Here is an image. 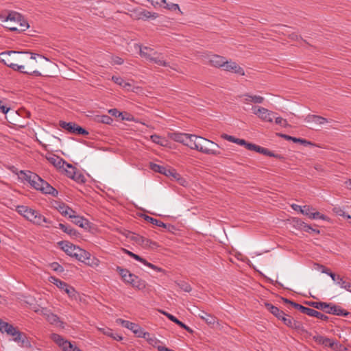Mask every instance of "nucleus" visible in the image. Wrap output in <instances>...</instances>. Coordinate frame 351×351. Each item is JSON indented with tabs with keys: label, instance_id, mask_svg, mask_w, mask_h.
Masks as SVG:
<instances>
[{
	"label": "nucleus",
	"instance_id": "f257e3e1",
	"mask_svg": "<svg viewBox=\"0 0 351 351\" xmlns=\"http://www.w3.org/2000/svg\"><path fill=\"white\" fill-rule=\"evenodd\" d=\"M29 60L35 61L36 62H42L44 61H49V59L39 54L29 52L7 51L0 53V61L3 62L8 66L12 68L13 70L20 71L23 73L40 76L41 73L38 71L33 69L25 71L24 65H19L17 63L14 62H17L20 63H27Z\"/></svg>",
	"mask_w": 351,
	"mask_h": 351
},
{
	"label": "nucleus",
	"instance_id": "f03ea898",
	"mask_svg": "<svg viewBox=\"0 0 351 351\" xmlns=\"http://www.w3.org/2000/svg\"><path fill=\"white\" fill-rule=\"evenodd\" d=\"M24 178L33 188L44 194L51 195L53 197H56L58 194V191L41 177H24Z\"/></svg>",
	"mask_w": 351,
	"mask_h": 351
},
{
	"label": "nucleus",
	"instance_id": "7ed1b4c3",
	"mask_svg": "<svg viewBox=\"0 0 351 351\" xmlns=\"http://www.w3.org/2000/svg\"><path fill=\"white\" fill-rule=\"evenodd\" d=\"M117 271L121 276L123 280L128 284L131 285L134 289L143 290L146 288V282L138 276L132 274L128 269H123L121 267H117Z\"/></svg>",
	"mask_w": 351,
	"mask_h": 351
},
{
	"label": "nucleus",
	"instance_id": "20e7f679",
	"mask_svg": "<svg viewBox=\"0 0 351 351\" xmlns=\"http://www.w3.org/2000/svg\"><path fill=\"white\" fill-rule=\"evenodd\" d=\"M5 333L8 335L12 337V341L18 343L19 346L28 349H31L32 348L26 334L19 331L17 328L14 327L13 325L10 324V326H8Z\"/></svg>",
	"mask_w": 351,
	"mask_h": 351
},
{
	"label": "nucleus",
	"instance_id": "39448f33",
	"mask_svg": "<svg viewBox=\"0 0 351 351\" xmlns=\"http://www.w3.org/2000/svg\"><path fill=\"white\" fill-rule=\"evenodd\" d=\"M197 145L198 147H197L196 150L199 151L202 153L215 156L220 154V152L219 151H218V149H211V147H219V145L215 143L214 142L208 140L205 138L199 136L198 139Z\"/></svg>",
	"mask_w": 351,
	"mask_h": 351
},
{
	"label": "nucleus",
	"instance_id": "423d86ee",
	"mask_svg": "<svg viewBox=\"0 0 351 351\" xmlns=\"http://www.w3.org/2000/svg\"><path fill=\"white\" fill-rule=\"evenodd\" d=\"M27 220L34 225L49 228L51 221L43 215L38 210L32 209Z\"/></svg>",
	"mask_w": 351,
	"mask_h": 351
},
{
	"label": "nucleus",
	"instance_id": "0eeeda50",
	"mask_svg": "<svg viewBox=\"0 0 351 351\" xmlns=\"http://www.w3.org/2000/svg\"><path fill=\"white\" fill-rule=\"evenodd\" d=\"M149 168L154 173H160L162 176H179L176 170L172 167L164 165V164H156L154 162H149Z\"/></svg>",
	"mask_w": 351,
	"mask_h": 351
},
{
	"label": "nucleus",
	"instance_id": "6e6552de",
	"mask_svg": "<svg viewBox=\"0 0 351 351\" xmlns=\"http://www.w3.org/2000/svg\"><path fill=\"white\" fill-rule=\"evenodd\" d=\"M60 126L71 134L86 136L88 134V132L81 126L73 122H66L60 121Z\"/></svg>",
	"mask_w": 351,
	"mask_h": 351
},
{
	"label": "nucleus",
	"instance_id": "1a4fd4ad",
	"mask_svg": "<svg viewBox=\"0 0 351 351\" xmlns=\"http://www.w3.org/2000/svg\"><path fill=\"white\" fill-rule=\"evenodd\" d=\"M51 338L62 349L63 351H82L79 348L73 345L70 341L64 340L62 337L58 334H51Z\"/></svg>",
	"mask_w": 351,
	"mask_h": 351
},
{
	"label": "nucleus",
	"instance_id": "9d476101",
	"mask_svg": "<svg viewBox=\"0 0 351 351\" xmlns=\"http://www.w3.org/2000/svg\"><path fill=\"white\" fill-rule=\"evenodd\" d=\"M252 110H253V113L257 115L261 120L269 123L273 122L275 115H276V113L274 112L263 107L253 106Z\"/></svg>",
	"mask_w": 351,
	"mask_h": 351
},
{
	"label": "nucleus",
	"instance_id": "9b49d317",
	"mask_svg": "<svg viewBox=\"0 0 351 351\" xmlns=\"http://www.w3.org/2000/svg\"><path fill=\"white\" fill-rule=\"evenodd\" d=\"M130 15L134 20H145L150 18L156 19L158 16L157 13H152L141 8L130 10Z\"/></svg>",
	"mask_w": 351,
	"mask_h": 351
},
{
	"label": "nucleus",
	"instance_id": "f8f14e48",
	"mask_svg": "<svg viewBox=\"0 0 351 351\" xmlns=\"http://www.w3.org/2000/svg\"><path fill=\"white\" fill-rule=\"evenodd\" d=\"M347 279L348 278L339 274L332 275V280L336 285L351 293V282L348 281Z\"/></svg>",
	"mask_w": 351,
	"mask_h": 351
},
{
	"label": "nucleus",
	"instance_id": "ddd939ff",
	"mask_svg": "<svg viewBox=\"0 0 351 351\" xmlns=\"http://www.w3.org/2000/svg\"><path fill=\"white\" fill-rule=\"evenodd\" d=\"M324 311L326 313L338 316H347L349 314L345 309L336 304H329V307L326 308Z\"/></svg>",
	"mask_w": 351,
	"mask_h": 351
},
{
	"label": "nucleus",
	"instance_id": "4468645a",
	"mask_svg": "<svg viewBox=\"0 0 351 351\" xmlns=\"http://www.w3.org/2000/svg\"><path fill=\"white\" fill-rule=\"evenodd\" d=\"M195 315L205 321L208 325H214L217 322V318L215 316L204 311L199 310L198 312L195 313Z\"/></svg>",
	"mask_w": 351,
	"mask_h": 351
},
{
	"label": "nucleus",
	"instance_id": "2eb2a0df",
	"mask_svg": "<svg viewBox=\"0 0 351 351\" xmlns=\"http://www.w3.org/2000/svg\"><path fill=\"white\" fill-rule=\"evenodd\" d=\"M223 67L225 71H231L241 75H245L244 70L234 62L226 60Z\"/></svg>",
	"mask_w": 351,
	"mask_h": 351
},
{
	"label": "nucleus",
	"instance_id": "dca6fc26",
	"mask_svg": "<svg viewBox=\"0 0 351 351\" xmlns=\"http://www.w3.org/2000/svg\"><path fill=\"white\" fill-rule=\"evenodd\" d=\"M304 121L309 123H313L317 125H323L326 123L330 122L332 120H328L326 118L318 115L308 114L305 117Z\"/></svg>",
	"mask_w": 351,
	"mask_h": 351
},
{
	"label": "nucleus",
	"instance_id": "f3484780",
	"mask_svg": "<svg viewBox=\"0 0 351 351\" xmlns=\"http://www.w3.org/2000/svg\"><path fill=\"white\" fill-rule=\"evenodd\" d=\"M57 209L61 213L62 215L64 217H68L70 219L72 217H74V214L76 213L75 210H73L71 208H70L64 203H59Z\"/></svg>",
	"mask_w": 351,
	"mask_h": 351
},
{
	"label": "nucleus",
	"instance_id": "a211bd4d",
	"mask_svg": "<svg viewBox=\"0 0 351 351\" xmlns=\"http://www.w3.org/2000/svg\"><path fill=\"white\" fill-rule=\"evenodd\" d=\"M198 136L187 134L184 139V145L188 146L191 149H197L198 147Z\"/></svg>",
	"mask_w": 351,
	"mask_h": 351
},
{
	"label": "nucleus",
	"instance_id": "6ab92c4d",
	"mask_svg": "<svg viewBox=\"0 0 351 351\" xmlns=\"http://www.w3.org/2000/svg\"><path fill=\"white\" fill-rule=\"evenodd\" d=\"M60 245H61L62 249L69 256H74V254L77 252V249L79 247L71 243L69 241H62L60 242Z\"/></svg>",
	"mask_w": 351,
	"mask_h": 351
},
{
	"label": "nucleus",
	"instance_id": "aec40b11",
	"mask_svg": "<svg viewBox=\"0 0 351 351\" xmlns=\"http://www.w3.org/2000/svg\"><path fill=\"white\" fill-rule=\"evenodd\" d=\"M71 219L73 223L82 228L88 229L90 228V223L88 220L84 217L74 214V217H72Z\"/></svg>",
	"mask_w": 351,
	"mask_h": 351
},
{
	"label": "nucleus",
	"instance_id": "412c9836",
	"mask_svg": "<svg viewBox=\"0 0 351 351\" xmlns=\"http://www.w3.org/2000/svg\"><path fill=\"white\" fill-rule=\"evenodd\" d=\"M73 257H75L78 261L90 265V263L87 261L90 259V254L80 247L77 249V252L75 254H74Z\"/></svg>",
	"mask_w": 351,
	"mask_h": 351
},
{
	"label": "nucleus",
	"instance_id": "4be33fe9",
	"mask_svg": "<svg viewBox=\"0 0 351 351\" xmlns=\"http://www.w3.org/2000/svg\"><path fill=\"white\" fill-rule=\"evenodd\" d=\"M242 97H243V103L245 104H262L265 100L264 97L262 96L252 95L250 94L243 95Z\"/></svg>",
	"mask_w": 351,
	"mask_h": 351
},
{
	"label": "nucleus",
	"instance_id": "5701e85b",
	"mask_svg": "<svg viewBox=\"0 0 351 351\" xmlns=\"http://www.w3.org/2000/svg\"><path fill=\"white\" fill-rule=\"evenodd\" d=\"M16 24L18 25V27H16V26H6V27L12 32H16V31L23 32V31L26 30L29 27L27 21L23 16L21 18V20L16 23Z\"/></svg>",
	"mask_w": 351,
	"mask_h": 351
},
{
	"label": "nucleus",
	"instance_id": "b1692460",
	"mask_svg": "<svg viewBox=\"0 0 351 351\" xmlns=\"http://www.w3.org/2000/svg\"><path fill=\"white\" fill-rule=\"evenodd\" d=\"M209 62L215 67L223 66L226 63L225 58L218 55H211L209 56Z\"/></svg>",
	"mask_w": 351,
	"mask_h": 351
},
{
	"label": "nucleus",
	"instance_id": "393cba45",
	"mask_svg": "<svg viewBox=\"0 0 351 351\" xmlns=\"http://www.w3.org/2000/svg\"><path fill=\"white\" fill-rule=\"evenodd\" d=\"M247 149L255 151L256 152L263 154L265 156H276V155L271 152H270L269 149L253 143H251V145H247Z\"/></svg>",
	"mask_w": 351,
	"mask_h": 351
},
{
	"label": "nucleus",
	"instance_id": "a878e982",
	"mask_svg": "<svg viewBox=\"0 0 351 351\" xmlns=\"http://www.w3.org/2000/svg\"><path fill=\"white\" fill-rule=\"evenodd\" d=\"M65 171L68 176H83V173L81 172L75 166L69 164L66 162L65 167L62 168L61 172Z\"/></svg>",
	"mask_w": 351,
	"mask_h": 351
},
{
	"label": "nucleus",
	"instance_id": "bb28decb",
	"mask_svg": "<svg viewBox=\"0 0 351 351\" xmlns=\"http://www.w3.org/2000/svg\"><path fill=\"white\" fill-rule=\"evenodd\" d=\"M265 306L271 313L276 316L278 319H281L282 316L285 315V313L280 310L277 306H275L271 303L265 302Z\"/></svg>",
	"mask_w": 351,
	"mask_h": 351
},
{
	"label": "nucleus",
	"instance_id": "cd10ccee",
	"mask_svg": "<svg viewBox=\"0 0 351 351\" xmlns=\"http://www.w3.org/2000/svg\"><path fill=\"white\" fill-rule=\"evenodd\" d=\"M304 314L311 317H315L322 320H327L328 317L316 310L306 307L304 310Z\"/></svg>",
	"mask_w": 351,
	"mask_h": 351
},
{
	"label": "nucleus",
	"instance_id": "c85d7f7f",
	"mask_svg": "<svg viewBox=\"0 0 351 351\" xmlns=\"http://www.w3.org/2000/svg\"><path fill=\"white\" fill-rule=\"evenodd\" d=\"M132 258L142 263L144 265H145L158 272L163 271V269L162 268L158 267L156 265H154L152 263L147 262L145 258H143L142 257H141L140 256H138L136 254L132 255Z\"/></svg>",
	"mask_w": 351,
	"mask_h": 351
},
{
	"label": "nucleus",
	"instance_id": "c756f323",
	"mask_svg": "<svg viewBox=\"0 0 351 351\" xmlns=\"http://www.w3.org/2000/svg\"><path fill=\"white\" fill-rule=\"evenodd\" d=\"M22 15L18 12H12L8 14L7 16H1V19L3 22H15L16 23L21 20Z\"/></svg>",
	"mask_w": 351,
	"mask_h": 351
},
{
	"label": "nucleus",
	"instance_id": "7c9ffc66",
	"mask_svg": "<svg viewBox=\"0 0 351 351\" xmlns=\"http://www.w3.org/2000/svg\"><path fill=\"white\" fill-rule=\"evenodd\" d=\"M156 54V51L150 47H143L140 48L141 56L145 58L147 60H149Z\"/></svg>",
	"mask_w": 351,
	"mask_h": 351
},
{
	"label": "nucleus",
	"instance_id": "2f4dec72",
	"mask_svg": "<svg viewBox=\"0 0 351 351\" xmlns=\"http://www.w3.org/2000/svg\"><path fill=\"white\" fill-rule=\"evenodd\" d=\"M116 322L121 324L123 327L130 330L133 332L136 328H138V324L123 319H117Z\"/></svg>",
	"mask_w": 351,
	"mask_h": 351
},
{
	"label": "nucleus",
	"instance_id": "473e14b6",
	"mask_svg": "<svg viewBox=\"0 0 351 351\" xmlns=\"http://www.w3.org/2000/svg\"><path fill=\"white\" fill-rule=\"evenodd\" d=\"M62 285H58V287L62 290H63L70 298H75L76 291L75 289L68 285L66 282L62 281Z\"/></svg>",
	"mask_w": 351,
	"mask_h": 351
},
{
	"label": "nucleus",
	"instance_id": "72a5a7b5",
	"mask_svg": "<svg viewBox=\"0 0 351 351\" xmlns=\"http://www.w3.org/2000/svg\"><path fill=\"white\" fill-rule=\"evenodd\" d=\"M56 228H60L64 232L68 234L71 237H77L79 234V233L70 226H66L63 223H58V226H56Z\"/></svg>",
	"mask_w": 351,
	"mask_h": 351
},
{
	"label": "nucleus",
	"instance_id": "f704fd0d",
	"mask_svg": "<svg viewBox=\"0 0 351 351\" xmlns=\"http://www.w3.org/2000/svg\"><path fill=\"white\" fill-rule=\"evenodd\" d=\"M150 62H154L159 66H168L169 63L167 62L160 53L156 51V54L154 55L150 60Z\"/></svg>",
	"mask_w": 351,
	"mask_h": 351
},
{
	"label": "nucleus",
	"instance_id": "c9c22d12",
	"mask_svg": "<svg viewBox=\"0 0 351 351\" xmlns=\"http://www.w3.org/2000/svg\"><path fill=\"white\" fill-rule=\"evenodd\" d=\"M49 161L53 165V166L58 169H59L60 171L62 168L65 167L66 161L60 158V157H51L49 159Z\"/></svg>",
	"mask_w": 351,
	"mask_h": 351
},
{
	"label": "nucleus",
	"instance_id": "e433bc0d",
	"mask_svg": "<svg viewBox=\"0 0 351 351\" xmlns=\"http://www.w3.org/2000/svg\"><path fill=\"white\" fill-rule=\"evenodd\" d=\"M32 209L33 208H31L27 206H23V205L17 206L16 208V212L19 215H21L23 217H25L26 219L28 217V216L30 214Z\"/></svg>",
	"mask_w": 351,
	"mask_h": 351
},
{
	"label": "nucleus",
	"instance_id": "4c0bfd02",
	"mask_svg": "<svg viewBox=\"0 0 351 351\" xmlns=\"http://www.w3.org/2000/svg\"><path fill=\"white\" fill-rule=\"evenodd\" d=\"M186 134V133L173 132L169 134V136L172 140L184 144Z\"/></svg>",
	"mask_w": 351,
	"mask_h": 351
},
{
	"label": "nucleus",
	"instance_id": "58836bf2",
	"mask_svg": "<svg viewBox=\"0 0 351 351\" xmlns=\"http://www.w3.org/2000/svg\"><path fill=\"white\" fill-rule=\"evenodd\" d=\"M145 220L156 226H158V227H162L164 228H167V225L165 223H163L162 221L157 219H155V218H153L150 216H148V215H145V217H144Z\"/></svg>",
	"mask_w": 351,
	"mask_h": 351
},
{
	"label": "nucleus",
	"instance_id": "ea45409f",
	"mask_svg": "<svg viewBox=\"0 0 351 351\" xmlns=\"http://www.w3.org/2000/svg\"><path fill=\"white\" fill-rule=\"evenodd\" d=\"M306 304L317 309L325 310L329 307V304L322 302H306Z\"/></svg>",
	"mask_w": 351,
	"mask_h": 351
},
{
	"label": "nucleus",
	"instance_id": "a19ab883",
	"mask_svg": "<svg viewBox=\"0 0 351 351\" xmlns=\"http://www.w3.org/2000/svg\"><path fill=\"white\" fill-rule=\"evenodd\" d=\"M282 300H283L284 303L285 304H289L291 306H292L293 308L299 310L301 313H304V310L306 309V307L300 304H298L293 301H291L289 299H287V298H282Z\"/></svg>",
	"mask_w": 351,
	"mask_h": 351
},
{
	"label": "nucleus",
	"instance_id": "79ce46f5",
	"mask_svg": "<svg viewBox=\"0 0 351 351\" xmlns=\"http://www.w3.org/2000/svg\"><path fill=\"white\" fill-rule=\"evenodd\" d=\"M152 142L158 144L162 146L167 145V141L165 138H161L160 136L154 134L150 136Z\"/></svg>",
	"mask_w": 351,
	"mask_h": 351
},
{
	"label": "nucleus",
	"instance_id": "37998d69",
	"mask_svg": "<svg viewBox=\"0 0 351 351\" xmlns=\"http://www.w3.org/2000/svg\"><path fill=\"white\" fill-rule=\"evenodd\" d=\"M47 320L51 324H58L61 322L60 318L51 313L47 314Z\"/></svg>",
	"mask_w": 351,
	"mask_h": 351
},
{
	"label": "nucleus",
	"instance_id": "c03bdc74",
	"mask_svg": "<svg viewBox=\"0 0 351 351\" xmlns=\"http://www.w3.org/2000/svg\"><path fill=\"white\" fill-rule=\"evenodd\" d=\"M292 223L294 227L302 231L306 224L305 222L299 218H293L292 219Z\"/></svg>",
	"mask_w": 351,
	"mask_h": 351
},
{
	"label": "nucleus",
	"instance_id": "a18cd8bd",
	"mask_svg": "<svg viewBox=\"0 0 351 351\" xmlns=\"http://www.w3.org/2000/svg\"><path fill=\"white\" fill-rule=\"evenodd\" d=\"M178 287L184 292H190L192 290L191 285L184 281L176 282Z\"/></svg>",
	"mask_w": 351,
	"mask_h": 351
},
{
	"label": "nucleus",
	"instance_id": "49530a36",
	"mask_svg": "<svg viewBox=\"0 0 351 351\" xmlns=\"http://www.w3.org/2000/svg\"><path fill=\"white\" fill-rule=\"evenodd\" d=\"M145 339L147 341V342L152 346L155 347V348H158V346H160L159 345V343H160V341L156 339L154 336H151L149 335V336H147V337H145Z\"/></svg>",
	"mask_w": 351,
	"mask_h": 351
},
{
	"label": "nucleus",
	"instance_id": "de8ad7c7",
	"mask_svg": "<svg viewBox=\"0 0 351 351\" xmlns=\"http://www.w3.org/2000/svg\"><path fill=\"white\" fill-rule=\"evenodd\" d=\"M97 121L102 123L110 125L112 123L113 119L108 115H102L97 117Z\"/></svg>",
	"mask_w": 351,
	"mask_h": 351
},
{
	"label": "nucleus",
	"instance_id": "09e8293b",
	"mask_svg": "<svg viewBox=\"0 0 351 351\" xmlns=\"http://www.w3.org/2000/svg\"><path fill=\"white\" fill-rule=\"evenodd\" d=\"M134 334L138 337H142L145 339L147 336H149V333L144 331V330L138 325V328H136Z\"/></svg>",
	"mask_w": 351,
	"mask_h": 351
},
{
	"label": "nucleus",
	"instance_id": "8fccbe9b",
	"mask_svg": "<svg viewBox=\"0 0 351 351\" xmlns=\"http://www.w3.org/2000/svg\"><path fill=\"white\" fill-rule=\"evenodd\" d=\"M323 345L326 347H329L331 348L336 349L338 346V343L336 341H335L334 340H332V339L326 337Z\"/></svg>",
	"mask_w": 351,
	"mask_h": 351
},
{
	"label": "nucleus",
	"instance_id": "3c124183",
	"mask_svg": "<svg viewBox=\"0 0 351 351\" xmlns=\"http://www.w3.org/2000/svg\"><path fill=\"white\" fill-rule=\"evenodd\" d=\"M313 210H315V208H313L312 206L308 205H305L302 208V210H301V213L306 215L310 219L311 214L313 213Z\"/></svg>",
	"mask_w": 351,
	"mask_h": 351
},
{
	"label": "nucleus",
	"instance_id": "603ef678",
	"mask_svg": "<svg viewBox=\"0 0 351 351\" xmlns=\"http://www.w3.org/2000/svg\"><path fill=\"white\" fill-rule=\"evenodd\" d=\"M162 313L163 315H165L167 317H168L169 319H170L173 322H174L176 324H178L179 326H181L182 324L183 323L181 321H180L178 319H177L175 316H173V315H171V314H170L169 313H167V312H165V311H162Z\"/></svg>",
	"mask_w": 351,
	"mask_h": 351
},
{
	"label": "nucleus",
	"instance_id": "864d4df0",
	"mask_svg": "<svg viewBox=\"0 0 351 351\" xmlns=\"http://www.w3.org/2000/svg\"><path fill=\"white\" fill-rule=\"evenodd\" d=\"M165 4V5L164 6L165 8L171 10V11L178 10L180 13H182L178 4L173 3H167V2Z\"/></svg>",
	"mask_w": 351,
	"mask_h": 351
},
{
	"label": "nucleus",
	"instance_id": "5fc2aeb1",
	"mask_svg": "<svg viewBox=\"0 0 351 351\" xmlns=\"http://www.w3.org/2000/svg\"><path fill=\"white\" fill-rule=\"evenodd\" d=\"M103 332L109 337H112L113 339H114L117 341H121L123 339L121 336H119L118 335H114L112 330L110 328L104 330Z\"/></svg>",
	"mask_w": 351,
	"mask_h": 351
},
{
	"label": "nucleus",
	"instance_id": "6e6d98bb",
	"mask_svg": "<svg viewBox=\"0 0 351 351\" xmlns=\"http://www.w3.org/2000/svg\"><path fill=\"white\" fill-rule=\"evenodd\" d=\"M326 218H327L326 216H325L324 215L320 213L318 211H315V210H313V212L311 214V216L310 217L311 219H323V220H326Z\"/></svg>",
	"mask_w": 351,
	"mask_h": 351
},
{
	"label": "nucleus",
	"instance_id": "4d7b16f0",
	"mask_svg": "<svg viewBox=\"0 0 351 351\" xmlns=\"http://www.w3.org/2000/svg\"><path fill=\"white\" fill-rule=\"evenodd\" d=\"M280 320L282 321V322L288 327L291 328L294 319L291 317H286V314L285 313V315H283V316H282L281 319H280Z\"/></svg>",
	"mask_w": 351,
	"mask_h": 351
},
{
	"label": "nucleus",
	"instance_id": "13d9d810",
	"mask_svg": "<svg viewBox=\"0 0 351 351\" xmlns=\"http://www.w3.org/2000/svg\"><path fill=\"white\" fill-rule=\"evenodd\" d=\"M291 328L298 331H304V326L302 323L294 319L291 326Z\"/></svg>",
	"mask_w": 351,
	"mask_h": 351
},
{
	"label": "nucleus",
	"instance_id": "bf43d9fd",
	"mask_svg": "<svg viewBox=\"0 0 351 351\" xmlns=\"http://www.w3.org/2000/svg\"><path fill=\"white\" fill-rule=\"evenodd\" d=\"M274 119H275L276 123L278 124V125H282V127H285V128H286V127H287L289 125L287 120L282 119L280 117H276L275 115Z\"/></svg>",
	"mask_w": 351,
	"mask_h": 351
},
{
	"label": "nucleus",
	"instance_id": "052dcab7",
	"mask_svg": "<svg viewBox=\"0 0 351 351\" xmlns=\"http://www.w3.org/2000/svg\"><path fill=\"white\" fill-rule=\"evenodd\" d=\"M173 180L177 182L179 184L183 186H187L189 182L186 181L184 177H172Z\"/></svg>",
	"mask_w": 351,
	"mask_h": 351
},
{
	"label": "nucleus",
	"instance_id": "680f3d73",
	"mask_svg": "<svg viewBox=\"0 0 351 351\" xmlns=\"http://www.w3.org/2000/svg\"><path fill=\"white\" fill-rule=\"evenodd\" d=\"M10 110V107L5 104L3 101L0 100V111L3 114H7Z\"/></svg>",
	"mask_w": 351,
	"mask_h": 351
},
{
	"label": "nucleus",
	"instance_id": "e2e57ef3",
	"mask_svg": "<svg viewBox=\"0 0 351 351\" xmlns=\"http://www.w3.org/2000/svg\"><path fill=\"white\" fill-rule=\"evenodd\" d=\"M303 231L308 233L314 232L317 234H319L320 233V231L317 229L313 228L310 225L306 223L305 227L303 229Z\"/></svg>",
	"mask_w": 351,
	"mask_h": 351
},
{
	"label": "nucleus",
	"instance_id": "0e129e2a",
	"mask_svg": "<svg viewBox=\"0 0 351 351\" xmlns=\"http://www.w3.org/2000/svg\"><path fill=\"white\" fill-rule=\"evenodd\" d=\"M221 138H223V139L227 140V141H228L230 142L234 143H238V140H239V138H235L233 136H230V135L226 134H221Z\"/></svg>",
	"mask_w": 351,
	"mask_h": 351
},
{
	"label": "nucleus",
	"instance_id": "69168bd1",
	"mask_svg": "<svg viewBox=\"0 0 351 351\" xmlns=\"http://www.w3.org/2000/svg\"><path fill=\"white\" fill-rule=\"evenodd\" d=\"M332 211L335 214L339 216H346V213L344 212L343 209L339 206H335L332 208Z\"/></svg>",
	"mask_w": 351,
	"mask_h": 351
},
{
	"label": "nucleus",
	"instance_id": "338daca9",
	"mask_svg": "<svg viewBox=\"0 0 351 351\" xmlns=\"http://www.w3.org/2000/svg\"><path fill=\"white\" fill-rule=\"evenodd\" d=\"M73 181L80 184H85L87 182L86 177H70Z\"/></svg>",
	"mask_w": 351,
	"mask_h": 351
},
{
	"label": "nucleus",
	"instance_id": "774afa93",
	"mask_svg": "<svg viewBox=\"0 0 351 351\" xmlns=\"http://www.w3.org/2000/svg\"><path fill=\"white\" fill-rule=\"evenodd\" d=\"M51 268L53 270V271H58V272H62L63 271V267L59 265L58 263L56 262H53L52 263L51 265Z\"/></svg>",
	"mask_w": 351,
	"mask_h": 351
}]
</instances>
